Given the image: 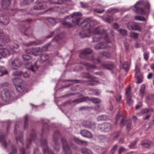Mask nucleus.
Segmentation results:
<instances>
[{"label": "nucleus", "mask_w": 154, "mask_h": 154, "mask_svg": "<svg viewBox=\"0 0 154 154\" xmlns=\"http://www.w3.org/2000/svg\"><path fill=\"white\" fill-rule=\"evenodd\" d=\"M92 22H93L91 21L90 19L87 18L81 23L79 26L83 28V31L80 32V36L82 38L89 37L91 33L97 34H98V35H100V36H96L94 37L93 38V41L99 42L102 39H104L106 42L97 44L94 46V48L96 50L108 48V51L103 52L102 54L107 58H109L111 57L112 48L109 46L108 43L111 42L114 40L113 35H112L111 38H109L106 31L101 29L100 26H98L93 29V26L91 25Z\"/></svg>", "instance_id": "nucleus-1"}, {"label": "nucleus", "mask_w": 154, "mask_h": 154, "mask_svg": "<svg viewBox=\"0 0 154 154\" xmlns=\"http://www.w3.org/2000/svg\"><path fill=\"white\" fill-rule=\"evenodd\" d=\"M11 3V0H2L1 2L3 13L0 12V22H3L4 25L8 24L9 22V18L7 15L14 16L17 12L15 9H9Z\"/></svg>", "instance_id": "nucleus-2"}, {"label": "nucleus", "mask_w": 154, "mask_h": 154, "mask_svg": "<svg viewBox=\"0 0 154 154\" xmlns=\"http://www.w3.org/2000/svg\"><path fill=\"white\" fill-rule=\"evenodd\" d=\"M32 141H34L37 146L39 145L37 141L41 143L40 144L42 146V148L45 154H54V152L48 147L47 140L45 139L41 140H37L36 133L34 130H33L31 134L30 138L26 140V145L27 148H29V145Z\"/></svg>", "instance_id": "nucleus-3"}, {"label": "nucleus", "mask_w": 154, "mask_h": 154, "mask_svg": "<svg viewBox=\"0 0 154 154\" xmlns=\"http://www.w3.org/2000/svg\"><path fill=\"white\" fill-rule=\"evenodd\" d=\"M150 6L147 1L140 0L137 2L134 7L137 13L144 15L147 12L149 13Z\"/></svg>", "instance_id": "nucleus-4"}, {"label": "nucleus", "mask_w": 154, "mask_h": 154, "mask_svg": "<svg viewBox=\"0 0 154 154\" xmlns=\"http://www.w3.org/2000/svg\"><path fill=\"white\" fill-rule=\"evenodd\" d=\"M9 41L8 38H6L5 37H2L0 38V49L1 50L0 54L1 55V58L2 56L6 57L10 54V51L4 47L5 43L8 42Z\"/></svg>", "instance_id": "nucleus-5"}, {"label": "nucleus", "mask_w": 154, "mask_h": 154, "mask_svg": "<svg viewBox=\"0 0 154 154\" xmlns=\"http://www.w3.org/2000/svg\"><path fill=\"white\" fill-rule=\"evenodd\" d=\"M121 118H122V119L119 123L120 126L121 127H123L126 125V129L128 131H129L131 128V120L128 119L126 120V117L125 116H122L121 114L119 113H117L116 118V120L118 121Z\"/></svg>", "instance_id": "nucleus-6"}, {"label": "nucleus", "mask_w": 154, "mask_h": 154, "mask_svg": "<svg viewBox=\"0 0 154 154\" xmlns=\"http://www.w3.org/2000/svg\"><path fill=\"white\" fill-rule=\"evenodd\" d=\"M17 90L20 93H23L26 91L25 85L23 84V80L20 78H16L13 79Z\"/></svg>", "instance_id": "nucleus-7"}, {"label": "nucleus", "mask_w": 154, "mask_h": 154, "mask_svg": "<svg viewBox=\"0 0 154 154\" xmlns=\"http://www.w3.org/2000/svg\"><path fill=\"white\" fill-rule=\"evenodd\" d=\"M82 14L80 12L74 13L71 16L66 17L65 18V20L69 19L70 18L73 23L77 25H79L80 20L81 19L80 16Z\"/></svg>", "instance_id": "nucleus-8"}, {"label": "nucleus", "mask_w": 154, "mask_h": 154, "mask_svg": "<svg viewBox=\"0 0 154 154\" xmlns=\"http://www.w3.org/2000/svg\"><path fill=\"white\" fill-rule=\"evenodd\" d=\"M61 136V134L60 132L57 130L55 131L53 136V140L55 144L54 148L57 152L59 151L60 148V144L58 141V139Z\"/></svg>", "instance_id": "nucleus-9"}, {"label": "nucleus", "mask_w": 154, "mask_h": 154, "mask_svg": "<svg viewBox=\"0 0 154 154\" xmlns=\"http://www.w3.org/2000/svg\"><path fill=\"white\" fill-rule=\"evenodd\" d=\"M88 100L95 103H98L101 102V100L99 98H91L89 97H85L80 99H77L73 100L72 101V103H75L76 104L80 103L83 101H86Z\"/></svg>", "instance_id": "nucleus-10"}, {"label": "nucleus", "mask_w": 154, "mask_h": 154, "mask_svg": "<svg viewBox=\"0 0 154 154\" xmlns=\"http://www.w3.org/2000/svg\"><path fill=\"white\" fill-rule=\"evenodd\" d=\"M14 93L8 90H4L2 92L1 97L5 101L11 100L13 98Z\"/></svg>", "instance_id": "nucleus-11"}, {"label": "nucleus", "mask_w": 154, "mask_h": 154, "mask_svg": "<svg viewBox=\"0 0 154 154\" xmlns=\"http://www.w3.org/2000/svg\"><path fill=\"white\" fill-rule=\"evenodd\" d=\"M38 67L37 66L35 65L34 66L32 65L31 67L28 69L27 71L23 73L22 72H17L15 73H14V74L15 75H23L25 77H28L29 76L30 74L29 72L30 70H31L33 72H34L35 71L38 69Z\"/></svg>", "instance_id": "nucleus-12"}, {"label": "nucleus", "mask_w": 154, "mask_h": 154, "mask_svg": "<svg viewBox=\"0 0 154 154\" xmlns=\"http://www.w3.org/2000/svg\"><path fill=\"white\" fill-rule=\"evenodd\" d=\"M63 149L65 154H72V151L70 149L66 139L63 137L61 139Z\"/></svg>", "instance_id": "nucleus-13"}, {"label": "nucleus", "mask_w": 154, "mask_h": 154, "mask_svg": "<svg viewBox=\"0 0 154 154\" xmlns=\"http://www.w3.org/2000/svg\"><path fill=\"white\" fill-rule=\"evenodd\" d=\"M18 125L16 123L15 128L14 132L16 134V140L17 143L19 144V143H20L22 145H23V134L22 133L20 132V133L19 135L17 134V128L18 127Z\"/></svg>", "instance_id": "nucleus-14"}, {"label": "nucleus", "mask_w": 154, "mask_h": 154, "mask_svg": "<svg viewBox=\"0 0 154 154\" xmlns=\"http://www.w3.org/2000/svg\"><path fill=\"white\" fill-rule=\"evenodd\" d=\"M112 128V125L109 123H105L98 125L97 129L101 131L108 132Z\"/></svg>", "instance_id": "nucleus-15"}, {"label": "nucleus", "mask_w": 154, "mask_h": 154, "mask_svg": "<svg viewBox=\"0 0 154 154\" xmlns=\"http://www.w3.org/2000/svg\"><path fill=\"white\" fill-rule=\"evenodd\" d=\"M40 48L28 49L26 50V53L29 54H33L35 56H38L41 54V51Z\"/></svg>", "instance_id": "nucleus-16"}, {"label": "nucleus", "mask_w": 154, "mask_h": 154, "mask_svg": "<svg viewBox=\"0 0 154 154\" xmlns=\"http://www.w3.org/2000/svg\"><path fill=\"white\" fill-rule=\"evenodd\" d=\"M45 2H38L34 7V9L35 10H40L47 8V5Z\"/></svg>", "instance_id": "nucleus-17"}, {"label": "nucleus", "mask_w": 154, "mask_h": 154, "mask_svg": "<svg viewBox=\"0 0 154 154\" xmlns=\"http://www.w3.org/2000/svg\"><path fill=\"white\" fill-rule=\"evenodd\" d=\"M101 67L103 69L111 70L114 67V65L112 62H107L101 63Z\"/></svg>", "instance_id": "nucleus-18"}, {"label": "nucleus", "mask_w": 154, "mask_h": 154, "mask_svg": "<svg viewBox=\"0 0 154 154\" xmlns=\"http://www.w3.org/2000/svg\"><path fill=\"white\" fill-rule=\"evenodd\" d=\"M80 63L86 66L87 70L88 71L92 72L91 70L94 69L96 67L95 65L90 64L86 62L81 61Z\"/></svg>", "instance_id": "nucleus-19"}, {"label": "nucleus", "mask_w": 154, "mask_h": 154, "mask_svg": "<svg viewBox=\"0 0 154 154\" xmlns=\"http://www.w3.org/2000/svg\"><path fill=\"white\" fill-rule=\"evenodd\" d=\"M11 64L14 67L13 69H17V68L20 67L22 63L20 61L19 59L16 58L14 59L11 62Z\"/></svg>", "instance_id": "nucleus-20"}, {"label": "nucleus", "mask_w": 154, "mask_h": 154, "mask_svg": "<svg viewBox=\"0 0 154 154\" xmlns=\"http://www.w3.org/2000/svg\"><path fill=\"white\" fill-rule=\"evenodd\" d=\"M21 31L22 32H23L24 34L27 36H29L32 34V31L30 27L26 28L23 26L21 29Z\"/></svg>", "instance_id": "nucleus-21"}, {"label": "nucleus", "mask_w": 154, "mask_h": 154, "mask_svg": "<svg viewBox=\"0 0 154 154\" xmlns=\"http://www.w3.org/2000/svg\"><path fill=\"white\" fill-rule=\"evenodd\" d=\"M127 27L128 29L130 30L133 29L138 30L140 28L137 23L132 22L129 23L128 24Z\"/></svg>", "instance_id": "nucleus-22"}, {"label": "nucleus", "mask_w": 154, "mask_h": 154, "mask_svg": "<svg viewBox=\"0 0 154 154\" xmlns=\"http://www.w3.org/2000/svg\"><path fill=\"white\" fill-rule=\"evenodd\" d=\"M82 136L85 137L91 138L92 135L91 133L88 131L86 130H81L80 132Z\"/></svg>", "instance_id": "nucleus-23"}, {"label": "nucleus", "mask_w": 154, "mask_h": 154, "mask_svg": "<svg viewBox=\"0 0 154 154\" xmlns=\"http://www.w3.org/2000/svg\"><path fill=\"white\" fill-rule=\"evenodd\" d=\"M100 83V82L98 81L94 80H88L86 82L85 84L88 86H94L97 85Z\"/></svg>", "instance_id": "nucleus-24"}, {"label": "nucleus", "mask_w": 154, "mask_h": 154, "mask_svg": "<svg viewBox=\"0 0 154 154\" xmlns=\"http://www.w3.org/2000/svg\"><path fill=\"white\" fill-rule=\"evenodd\" d=\"M82 125L83 126L88 128H92L93 126L94 125L91 123V122L89 121H84L82 123Z\"/></svg>", "instance_id": "nucleus-25"}, {"label": "nucleus", "mask_w": 154, "mask_h": 154, "mask_svg": "<svg viewBox=\"0 0 154 154\" xmlns=\"http://www.w3.org/2000/svg\"><path fill=\"white\" fill-rule=\"evenodd\" d=\"M49 126L47 123L43 125L42 130V136H43L45 134L49 132Z\"/></svg>", "instance_id": "nucleus-26"}, {"label": "nucleus", "mask_w": 154, "mask_h": 154, "mask_svg": "<svg viewBox=\"0 0 154 154\" xmlns=\"http://www.w3.org/2000/svg\"><path fill=\"white\" fill-rule=\"evenodd\" d=\"M0 142L2 143V145L4 146L5 148L6 149L7 147V144L5 140V135L0 134Z\"/></svg>", "instance_id": "nucleus-27"}, {"label": "nucleus", "mask_w": 154, "mask_h": 154, "mask_svg": "<svg viewBox=\"0 0 154 154\" xmlns=\"http://www.w3.org/2000/svg\"><path fill=\"white\" fill-rule=\"evenodd\" d=\"M93 51L92 50L89 48H87L82 51L81 54L88 57V55L91 53Z\"/></svg>", "instance_id": "nucleus-28"}, {"label": "nucleus", "mask_w": 154, "mask_h": 154, "mask_svg": "<svg viewBox=\"0 0 154 154\" xmlns=\"http://www.w3.org/2000/svg\"><path fill=\"white\" fill-rule=\"evenodd\" d=\"M49 2L52 4H61L65 1H69V0H48Z\"/></svg>", "instance_id": "nucleus-29"}, {"label": "nucleus", "mask_w": 154, "mask_h": 154, "mask_svg": "<svg viewBox=\"0 0 154 154\" xmlns=\"http://www.w3.org/2000/svg\"><path fill=\"white\" fill-rule=\"evenodd\" d=\"M81 151L83 154H93V152L90 149L86 147L81 148Z\"/></svg>", "instance_id": "nucleus-30"}, {"label": "nucleus", "mask_w": 154, "mask_h": 154, "mask_svg": "<svg viewBox=\"0 0 154 154\" xmlns=\"http://www.w3.org/2000/svg\"><path fill=\"white\" fill-rule=\"evenodd\" d=\"M19 48V46L17 44H14L13 45H11L10 47V50L14 52H17Z\"/></svg>", "instance_id": "nucleus-31"}, {"label": "nucleus", "mask_w": 154, "mask_h": 154, "mask_svg": "<svg viewBox=\"0 0 154 154\" xmlns=\"http://www.w3.org/2000/svg\"><path fill=\"white\" fill-rule=\"evenodd\" d=\"M151 143V141L148 140H145L142 142V145L146 148H149L150 147Z\"/></svg>", "instance_id": "nucleus-32"}, {"label": "nucleus", "mask_w": 154, "mask_h": 154, "mask_svg": "<svg viewBox=\"0 0 154 154\" xmlns=\"http://www.w3.org/2000/svg\"><path fill=\"white\" fill-rule=\"evenodd\" d=\"M154 99V96L153 95H149L146 97V100L147 103L150 104L153 101Z\"/></svg>", "instance_id": "nucleus-33"}, {"label": "nucleus", "mask_w": 154, "mask_h": 154, "mask_svg": "<svg viewBox=\"0 0 154 154\" xmlns=\"http://www.w3.org/2000/svg\"><path fill=\"white\" fill-rule=\"evenodd\" d=\"M74 140L76 143L80 145H83L85 146L88 145V143L87 142L80 140L77 138H75Z\"/></svg>", "instance_id": "nucleus-34"}, {"label": "nucleus", "mask_w": 154, "mask_h": 154, "mask_svg": "<svg viewBox=\"0 0 154 154\" xmlns=\"http://www.w3.org/2000/svg\"><path fill=\"white\" fill-rule=\"evenodd\" d=\"M43 42L40 41H36L30 42L26 44V46L32 45H38L41 44Z\"/></svg>", "instance_id": "nucleus-35"}, {"label": "nucleus", "mask_w": 154, "mask_h": 154, "mask_svg": "<svg viewBox=\"0 0 154 154\" xmlns=\"http://www.w3.org/2000/svg\"><path fill=\"white\" fill-rule=\"evenodd\" d=\"M122 68L126 72L128 71L130 68L128 63L126 61L124 62L122 65Z\"/></svg>", "instance_id": "nucleus-36"}, {"label": "nucleus", "mask_w": 154, "mask_h": 154, "mask_svg": "<svg viewBox=\"0 0 154 154\" xmlns=\"http://www.w3.org/2000/svg\"><path fill=\"white\" fill-rule=\"evenodd\" d=\"M40 58L42 62H45L48 59L49 56L48 54H42L41 55Z\"/></svg>", "instance_id": "nucleus-37"}, {"label": "nucleus", "mask_w": 154, "mask_h": 154, "mask_svg": "<svg viewBox=\"0 0 154 154\" xmlns=\"http://www.w3.org/2000/svg\"><path fill=\"white\" fill-rule=\"evenodd\" d=\"M0 72L2 73L0 75L2 76L6 74L7 72L5 67L0 66Z\"/></svg>", "instance_id": "nucleus-38"}, {"label": "nucleus", "mask_w": 154, "mask_h": 154, "mask_svg": "<svg viewBox=\"0 0 154 154\" xmlns=\"http://www.w3.org/2000/svg\"><path fill=\"white\" fill-rule=\"evenodd\" d=\"M87 59L89 60H92L93 61L94 63L95 64H97L100 62V60L99 59H95L93 58V56L91 57H88Z\"/></svg>", "instance_id": "nucleus-39"}, {"label": "nucleus", "mask_w": 154, "mask_h": 154, "mask_svg": "<svg viewBox=\"0 0 154 154\" xmlns=\"http://www.w3.org/2000/svg\"><path fill=\"white\" fill-rule=\"evenodd\" d=\"M25 120L24 121V128L26 129V128L28 126V115H26L25 116Z\"/></svg>", "instance_id": "nucleus-40"}, {"label": "nucleus", "mask_w": 154, "mask_h": 154, "mask_svg": "<svg viewBox=\"0 0 154 154\" xmlns=\"http://www.w3.org/2000/svg\"><path fill=\"white\" fill-rule=\"evenodd\" d=\"M145 86L144 85H142L141 86L140 90V93L141 94L142 97H143L144 94V93L145 90Z\"/></svg>", "instance_id": "nucleus-41"}, {"label": "nucleus", "mask_w": 154, "mask_h": 154, "mask_svg": "<svg viewBox=\"0 0 154 154\" xmlns=\"http://www.w3.org/2000/svg\"><path fill=\"white\" fill-rule=\"evenodd\" d=\"M153 111V109L151 108H145L141 110V112L143 114H145L148 113L150 112H152Z\"/></svg>", "instance_id": "nucleus-42"}, {"label": "nucleus", "mask_w": 154, "mask_h": 154, "mask_svg": "<svg viewBox=\"0 0 154 154\" xmlns=\"http://www.w3.org/2000/svg\"><path fill=\"white\" fill-rule=\"evenodd\" d=\"M84 76L91 80H95L96 78L95 77L91 75L89 73H86Z\"/></svg>", "instance_id": "nucleus-43"}, {"label": "nucleus", "mask_w": 154, "mask_h": 154, "mask_svg": "<svg viewBox=\"0 0 154 154\" xmlns=\"http://www.w3.org/2000/svg\"><path fill=\"white\" fill-rule=\"evenodd\" d=\"M134 19L136 20L141 21H145L146 19L143 17L142 16H136L134 17Z\"/></svg>", "instance_id": "nucleus-44"}, {"label": "nucleus", "mask_w": 154, "mask_h": 154, "mask_svg": "<svg viewBox=\"0 0 154 154\" xmlns=\"http://www.w3.org/2000/svg\"><path fill=\"white\" fill-rule=\"evenodd\" d=\"M131 88L128 87L126 89V97L131 96Z\"/></svg>", "instance_id": "nucleus-45"}, {"label": "nucleus", "mask_w": 154, "mask_h": 154, "mask_svg": "<svg viewBox=\"0 0 154 154\" xmlns=\"http://www.w3.org/2000/svg\"><path fill=\"white\" fill-rule=\"evenodd\" d=\"M121 133V131L119 130V131L115 132L113 134L112 136L113 137V139L115 140L120 135Z\"/></svg>", "instance_id": "nucleus-46"}, {"label": "nucleus", "mask_w": 154, "mask_h": 154, "mask_svg": "<svg viewBox=\"0 0 154 154\" xmlns=\"http://www.w3.org/2000/svg\"><path fill=\"white\" fill-rule=\"evenodd\" d=\"M22 57L23 60L25 61H29L31 59L30 56L27 54H23Z\"/></svg>", "instance_id": "nucleus-47"}, {"label": "nucleus", "mask_w": 154, "mask_h": 154, "mask_svg": "<svg viewBox=\"0 0 154 154\" xmlns=\"http://www.w3.org/2000/svg\"><path fill=\"white\" fill-rule=\"evenodd\" d=\"M48 20L51 25L53 26L55 25L56 23V20L55 19L52 17H49L48 18Z\"/></svg>", "instance_id": "nucleus-48"}, {"label": "nucleus", "mask_w": 154, "mask_h": 154, "mask_svg": "<svg viewBox=\"0 0 154 154\" xmlns=\"http://www.w3.org/2000/svg\"><path fill=\"white\" fill-rule=\"evenodd\" d=\"M63 25L68 28H71L73 26V25H72V24L66 21H64L63 23Z\"/></svg>", "instance_id": "nucleus-49"}, {"label": "nucleus", "mask_w": 154, "mask_h": 154, "mask_svg": "<svg viewBox=\"0 0 154 154\" xmlns=\"http://www.w3.org/2000/svg\"><path fill=\"white\" fill-rule=\"evenodd\" d=\"M106 119V116L104 115H100L97 118V120L98 121L105 120Z\"/></svg>", "instance_id": "nucleus-50"}, {"label": "nucleus", "mask_w": 154, "mask_h": 154, "mask_svg": "<svg viewBox=\"0 0 154 154\" xmlns=\"http://www.w3.org/2000/svg\"><path fill=\"white\" fill-rule=\"evenodd\" d=\"M138 140L137 139H136L134 140L133 142H132L128 146L131 148H134L135 145L136 144L137 141H138Z\"/></svg>", "instance_id": "nucleus-51"}, {"label": "nucleus", "mask_w": 154, "mask_h": 154, "mask_svg": "<svg viewBox=\"0 0 154 154\" xmlns=\"http://www.w3.org/2000/svg\"><path fill=\"white\" fill-rule=\"evenodd\" d=\"M113 20V18L112 16L108 15L106 17V21L109 23H111Z\"/></svg>", "instance_id": "nucleus-52"}, {"label": "nucleus", "mask_w": 154, "mask_h": 154, "mask_svg": "<svg viewBox=\"0 0 154 154\" xmlns=\"http://www.w3.org/2000/svg\"><path fill=\"white\" fill-rule=\"evenodd\" d=\"M131 99V96L127 97V103L129 105H131L133 103V101Z\"/></svg>", "instance_id": "nucleus-53"}, {"label": "nucleus", "mask_w": 154, "mask_h": 154, "mask_svg": "<svg viewBox=\"0 0 154 154\" xmlns=\"http://www.w3.org/2000/svg\"><path fill=\"white\" fill-rule=\"evenodd\" d=\"M80 4L82 8H87L88 7V4L86 2H81Z\"/></svg>", "instance_id": "nucleus-54"}, {"label": "nucleus", "mask_w": 154, "mask_h": 154, "mask_svg": "<svg viewBox=\"0 0 154 154\" xmlns=\"http://www.w3.org/2000/svg\"><path fill=\"white\" fill-rule=\"evenodd\" d=\"M130 36L131 38H137L138 37V34L136 33L131 32L130 34Z\"/></svg>", "instance_id": "nucleus-55"}, {"label": "nucleus", "mask_w": 154, "mask_h": 154, "mask_svg": "<svg viewBox=\"0 0 154 154\" xmlns=\"http://www.w3.org/2000/svg\"><path fill=\"white\" fill-rule=\"evenodd\" d=\"M17 152L16 148L14 146H12L11 152L9 154H16Z\"/></svg>", "instance_id": "nucleus-56"}, {"label": "nucleus", "mask_w": 154, "mask_h": 154, "mask_svg": "<svg viewBox=\"0 0 154 154\" xmlns=\"http://www.w3.org/2000/svg\"><path fill=\"white\" fill-rule=\"evenodd\" d=\"M135 77L137 79V83L140 84L143 81V79L141 77H139L138 75H135Z\"/></svg>", "instance_id": "nucleus-57"}, {"label": "nucleus", "mask_w": 154, "mask_h": 154, "mask_svg": "<svg viewBox=\"0 0 154 154\" xmlns=\"http://www.w3.org/2000/svg\"><path fill=\"white\" fill-rule=\"evenodd\" d=\"M149 53L147 52L144 53L143 57L144 59L146 60H147L149 58Z\"/></svg>", "instance_id": "nucleus-58"}, {"label": "nucleus", "mask_w": 154, "mask_h": 154, "mask_svg": "<svg viewBox=\"0 0 154 154\" xmlns=\"http://www.w3.org/2000/svg\"><path fill=\"white\" fill-rule=\"evenodd\" d=\"M126 151V150L124 148L121 147L118 151V153L119 154H121L123 152H124Z\"/></svg>", "instance_id": "nucleus-59"}, {"label": "nucleus", "mask_w": 154, "mask_h": 154, "mask_svg": "<svg viewBox=\"0 0 154 154\" xmlns=\"http://www.w3.org/2000/svg\"><path fill=\"white\" fill-rule=\"evenodd\" d=\"M34 0H24L23 4L24 5L29 4L33 2Z\"/></svg>", "instance_id": "nucleus-60"}, {"label": "nucleus", "mask_w": 154, "mask_h": 154, "mask_svg": "<svg viewBox=\"0 0 154 154\" xmlns=\"http://www.w3.org/2000/svg\"><path fill=\"white\" fill-rule=\"evenodd\" d=\"M62 36L58 35H56L53 39V40H54L56 41H57L62 38Z\"/></svg>", "instance_id": "nucleus-61"}, {"label": "nucleus", "mask_w": 154, "mask_h": 154, "mask_svg": "<svg viewBox=\"0 0 154 154\" xmlns=\"http://www.w3.org/2000/svg\"><path fill=\"white\" fill-rule=\"evenodd\" d=\"M135 75H138V74L140 72V69L139 67L137 66H135Z\"/></svg>", "instance_id": "nucleus-62"}, {"label": "nucleus", "mask_w": 154, "mask_h": 154, "mask_svg": "<svg viewBox=\"0 0 154 154\" xmlns=\"http://www.w3.org/2000/svg\"><path fill=\"white\" fill-rule=\"evenodd\" d=\"M119 32L120 34L123 35H125L127 34V31L124 29H120Z\"/></svg>", "instance_id": "nucleus-63"}, {"label": "nucleus", "mask_w": 154, "mask_h": 154, "mask_svg": "<svg viewBox=\"0 0 154 154\" xmlns=\"http://www.w3.org/2000/svg\"><path fill=\"white\" fill-rule=\"evenodd\" d=\"M117 147V144H116L114 145L112 149H111V152L112 154H114L116 150Z\"/></svg>", "instance_id": "nucleus-64"}]
</instances>
